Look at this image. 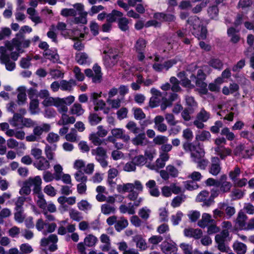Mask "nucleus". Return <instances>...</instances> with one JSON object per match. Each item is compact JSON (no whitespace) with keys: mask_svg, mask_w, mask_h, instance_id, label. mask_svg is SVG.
Returning <instances> with one entry per match:
<instances>
[{"mask_svg":"<svg viewBox=\"0 0 254 254\" xmlns=\"http://www.w3.org/2000/svg\"><path fill=\"white\" fill-rule=\"evenodd\" d=\"M56 147L57 146L56 145H54L52 146H50L48 144L46 145L45 152L48 160H51L53 159L54 156V151L56 150Z\"/></svg>","mask_w":254,"mask_h":254,"instance_id":"45","label":"nucleus"},{"mask_svg":"<svg viewBox=\"0 0 254 254\" xmlns=\"http://www.w3.org/2000/svg\"><path fill=\"white\" fill-rule=\"evenodd\" d=\"M66 113L67 112H64L61 114L62 117L58 122V125H66L69 124H73L75 122V118L72 116H69L66 114Z\"/></svg>","mask_w":254,"mask_h":254,"instance_id":"30","label":"nucleus"},{"mask_svg":"<svg viewBox=\"0 0 254 254\" xmlns=\"http://www.w3.org/2000/svg\"><path fill=\"white\" fill-rule=\"evenodd\" d=\"M145 162V158L143 155H138L132 159L131 164L128 165V172L134 171L135 170V165H143Z\"/></svg>","mask_w":254,"mask_h":254,"instance_id":"24","label":"nucleus"},{"mask_svg":"<svg viewBox=\"0 0 254 254\" xmlns=\"http://www.w3.org/2000/svg\"><path fill=\"white\" fill-rule=\"evenodd\" d=\"M30 188L33 187V191L34 193H37L41 191L42 179L39 176L34 177H30L24 181Z\"/></svg>","mask_w":254,"mask_h":254,"instance_id":"13","label":"nucleus"},{"mask_svg":"<svg viewBox=\"0 0 254 254\" xmlns=\"http://www.w3.org/2000/svg\"><path fill=\"white\" fill-rule=\"evenodd\" d=\"M101 94L102 92L99 93L94 92L91 94V100L94 105L95 111L103 110L106 106V104L103 100L98 99L101 97Z\"/></svg>","mask_w":254,"mask_h":254,"instance_id":"14","label":"nucleus"},{"mask_svg":"<svg viewBox=\"0 0 254 254\" xmlns=\"http://www.w3.org/2000/svg\"><path fill=\"white\" fill-rule=\"evenodd\" d=\"M132 142L136 145H145L147 143V139L144 133H140L132 139Z\"/></svg>","mask_w":254,"mask_h":254,"instance_id":"37","label":"nucleus"},{"mask_svg":"<svg viewBox=\"0 0 254 254\" xmlns=\"http://www.w3.org/2000/svg\"><path fill=\"white\" fill-rule=\"evenodd\" d=\"M70 111L71 114L79 116L83 114L84 110L81 105L79 103H75L71 107Z\"/></svg>","mask_w":254,"mask_h":254,"instance_id":"43","label":"nucleus"},{"mask_svg":"<svg viewBox=\"0 0 254 254\" xmlns=\"http://www.w3.org/2000/svg\"><path fill=\"white\" fill-rule=\"evenodd\" d=\"M27 13L29 15V18L35 23L41 22L40 17L36 13L35 9L33 7H29L27 10Z\"/></svg>","mask_w":254,"mask_h":254,"instance_id":"41","label":"nucleus"},{"mask_svg":"<svg viewBox=\"0 0 254 254\" xmlns=\"http://www.w3.org/2000/svg\"><path fill=\"white\" fill-rule=\"evenodd\" d=\"M33 165L36 168L40 171H46L50 167L49 161L43 156L36 159Z\"/></svg>","mask_w":254,"mask_h":254,"instance_id":"17","label":"nucleus"},{"mask_svg":"<svg viewBox=\"0 0 254 254\" xmlns=\"http://www.w3.org/2000/svg\"><path fill=\"white\" fill-rule=\"evenodd\" d=\"M23 119V117L21 115L14 113L13 118L9 120V122L12 127L22 129Z\"/></svg>","mask_w":254,"mask_h":254,"instance_id":"27","label":"nucleus"},{"mask_svg":"<svg viewBox=\"0 0 254 254\" xmlns=\"http://www.w3.org/2000/svg\"><path fill=\"white\" fill-rule=\"evenodd\" d=\"M192 21L191 23L193 28L192 34L198 39H205L206 38L207 31L199 18L194 16L188 20V23Z\"/></svg>","mask_w":254,"mask_h":254,"instance_id":"5","label":"nucleus"},{"mask_svg":"<svg viewBox=\"0 0 254 254\" xmlns=\"http://www.w3.org/2000/svg\"><path fill=\"white\" fill-rule=\"evenodd\" d=\"M58 238L56 235L51 234L48 238H44L41 240V245L43 247L49 246V250L54 252L57 249V243Z\"/></svg>","mask_w":254,"mask_h":254,"instance_id":"11","label":"nucleus"},{"mask_svg":"<svg viewBox=\"0 0 254 254\" xmlns=\"http://www.w3.org/2000/svg\"><path fill=\"white\" fill-rule=\"evenodd\" d=\"M186 195L184 194H181L175 197L172 200L171 205L173 208L178 207L181 204L185 201Z\"/></svg>","mask_w":254,"mask_h":254,"instance_id":"39","label":"nucleus"},{"mask_svg":"<svg viewBox=\"0 0 254 254\" xmlns=\"http://www.w3.org/2000/svg\"><path fill=\"white\" fill-rule=\"evenodd\" d=\"M233 248L237 254H245L247 249L245 244L238 241H236L233 244Z\"/></svg>","mask_w":254,"mask_h":254,"instance_id":"38","label":"nucleus"},{"mask_svg":"<svg viewBox=\"0 0 254 254\" xmlns=\"http://www.w3.org/2000/svg\"><path fill=\"white\" fill-rule=\"evenodd\" d=\"M38 146V144H33L31 146V154L36 160L42 157V150Z\"/></svg>","mask_w":254,"mask_h":254,"instance_id":"47","label":"nucleus"},{"mask_svg":"<svg viewBox=\"0 0 254 254\" xmlns=\"http://www.w3.org/2000/svg\"><path fill=\"white\" fill-rule=\"evenodd\" d=\"M69 214L70 218L75 221L79 222L83 218L81 213L73 209L69 210Z\"/></svg>","mask_w":254,"mask_h":254,"instance_id":"54","label":"nucleus"},{"mask_svg":"<svg viewBox=\"0 0 254 254\" xmlns=\"http://www.w3.org/2000/svg\"><path fill=\"white\" fill-rule=\"evenodd\" d=\"M235 155L243 158H248L252 156L254 153V147H245L243 145L237 146L234 150Z\"/></svg>","mask_w":254,"mask_h":254,"instance_id":"12","label":"nucleus"},{"mask_svg":"<svg viewBox=\"0 0 254 254\" xmlns=\"http://www.w3.org/2000/svg\"><path fill=\"white\" fill-rule=\"evenodd\" d=\"M31 189L30 187L26 184L25 182H23L22 188L19 191V194L21 196H29L28 195L31 193Z\"/></svg>","mask_w":254,"mask_h":254,"instance_id":"61","label":"nucleus"},{"mask_svg":"<svg viewBox=\"0 0 254 254\" xmlns=\"http://www.w3.org/2000/svg\"><path fill=\"white\" fill-rule=\"evenodd\" d=\"M58 201L61 204L62 208L64 210H66L67 206L65 205V203H67L69 205L74 204L76 201V197L75 196L66 197L64 196H61L58 198Z\"/></svg>","mask_w":254,"mask_h":254,"instance_id":"23","label":"nucleus"},{"mask_svg":"<svg viewBox=\"0 0 254 254\" xmlns=\"http://www.w3.org/2000/svg\"><path fill=\"white\" fill-rule=\"evenodd\" d=\"M248 217L243 212L240 211L235 220L236 224L241 229H244L246 225V221Z\"/></svg>","mask_w":254,"mask_h":254,"instance_id":"34","label":"nucleus"},{"mask_svg":"<svg viewBox=\"0 0 254 254\" xmlns=\"http://www.w3.org/2000/svg\"><path fill=\"white\" fill-rule=\"evenodd\" d=\"M84 72L87 76L92 78L93 82L96 83L101 82L102 77L101 68L97 64L93 65V70L86 69Z\"/></svg>","mask_w":254,"mask_h":254,"instance_id":"9","label":"nucleus"},{"mask_svg":"<svg viewBox=\"0 0 254 254\" xmlns=\"http://www.w3.org/2000/svg\"><path fill=\"white\" fill-rule=\"evenodd\" d=\"M51 129V126L48 124H42L40 126H36L33 129V133L40 138V136L44 131L48 132Z\"/></svg>","mask_w":254,"mask_h":254,"instance_id":"29","label":"nucleus"},{"mask_svg":"<svg viewBox=\"0 0 254 254\" xmlns=\"http://www.w3.org/2000/svg\"><path fill=\"white\" fill-rule=\"evenodd\" d=\"M211 164L209 169V172L213 176H217L221 169L220 159L217 157L211 158Z\"/></svg>","mask_w":254,"mask_h":254,"instance_id":"15","label":"nucleus"},{"mask_svg":"<svg viewBox=\"0 0 254 254\" xmlns=\"http://www.w3.org/2000/svg\"><path fill=\"white\" fill-rule=\"evenodd\" d=\"M31 197L30 196H20L17 198L15 201L16 211H22V206L25 201H31Z\"/></svg>","mask_w":254,"mask_h":254,"instance_id":"32","label":"nucleus"},{"mask_svg":"<svg viewBox=\"0 0 254 254\" xmlns=\"http://www.w3.org/2000/svg\"><path fill=\"white\" fill-rule=\"evenodd\" d=\"M146 45V41L143 38H139L136 42L134 48L136 52H143Z\"/></svg>","mask_w":254,"mask_h":254,"instance_id":"48","label":"nucleus"},{"mask_svg":"<svg viewBox=\"0 0 254 254\" xmlns=\"http://www.w3.org/2000/svg\"><path fill=\"white\" fill-rule=\"evenodd\" d=\"M43 55L46 58L49 60L53 63H61L60 62L59 56L56 50H45L43 53Z\"/></svg>","mask_w":254,"mask_h":254,"instance_id":"20","label":"nucleus"},{"mask_svg":"<svg viewBox=\"0 0 254 254\" xmlns=\"http://www.w3.org/2000/svg\"><path fill=\"white\" fill-rule=\"evenodd\" d=\"M37 196V200L36 202L37 205L43 210V211L46 210V206L47 202L46 200L44 198V195L43 194L42 192H39L38 193H36Z\"/></svg>","mask_w":254,"mask_h":254,"instance_id":"36","label":"nucleus"},{"mask_svg":"<svg viewBox=\"0 0 254 254\" xmlns=\"http://www.w3.org/2000/svg\"><path fill=\"white\" fill-rule=\"evenodd\" d=\"M210 117V114L204 108L201 109L200 111L197 114V119L201 120V122H206Z\"/></svg>","mask_w":254,"mask_h":254,"instance_id":"55","label":"nucleus"},{"mask_svg":"<svg viewBox=\"0 0 254 254\" xmlns=\"http://www.w3.org/2000/svg\"><path fill=\"white\" fill-rule=\"evenodd\" d=\"M74 8H64L61 14L64 16H74L72 20L73 24H86L87 13L84 11L82 4L77 3L73 5Z\"/></svg>","mask_w":254,"mask_h":254,"instance_id":"2","label":"nucleus"},{"mask_svg":"<svg viewBox=\"0 0 254 254\" xmlns=\"http://www.w3.org/2000/svg\"><path fill=\"white\" fill-rule=\"evenodd\" d=\"M208 191L203 190L197 195L196 200L197 202H203V205L209 206L212 203V200L210 198L208 199Z\"/></svg>","mask_w":254,"mask_h":254,"instance_id":"22","label":"nucleus"},{"mask_svg":"<svg viewBox=\"0 0 254 254\" xmlns=\"http://www.w3.org/2000/svg\"><path fill=\"white\" fill-rule=\"evenodd\" d=\"M96 133H92L90 134L89 138L90 140L96 146H99L103 144L105 139H100Z\"/></svg>","mask_w":254,"mask_h":254,"instance_id":"51","label":"nucleus"},{"mask_svg":"<svg viewBox=\"0 0 254 254\" xmlns=\"http://www.w3.org/2000/svg\"><path fill=\"white\" fill-rule=\"evenodd\" d=\"M106 64L109 66L114 65L117 61L123 60V54L122 53L119 52L117 54L113 56H105L104 57Z\"/></svg>","mask_w":254,"mask_h":254,"instance_id":"21","label":"nucleus"},{"mask_svg":"<svg viewBox=\"0 0 254 254\" xmlns=\"http://www.w3.org/2000/svg\"><path fill=\"white\" fill-rule=\"evenodd\" d=\"M55 106L57 108L58 112L61 114L67 112L68 111L67 106L64 103L61 98H58Z\"/></svg>","mask_w":254,"mask_h":254,"instance_id":"42","label":"nucleus"},{"mask_svg":"<svg viewBox=\"0 0 254 254\" xmlns=\"http://www.w3.org/2000/svg\"><path fill=\"white\" fill-rule=\"evenodd\" d=\"M211 137V134L208 131L203 130L196 135L195 138L197 140L205 141L208 140Z\"/></svg>","mask_w":254,"mask_h":254,"instance_id":"52","label":"nucleus"},{"mask_svg":"<svg viewBox=\"0 0 254 254\" xmlns=\"http://www.w3.org/2000/svg\"><path fill=\"white\" fill-rule=\"evenodd\" d=\"M150 91L153 96L150 99L149 106L151 108H154L158 105L162 94L159 90L154 88H152Z\"/></svg>","mask_w":254,"mask_h":254,"instance_id":"18","label":"nucleus"},{"mask_svg":"<svg viewBox=\"0 0 254 254\" xmlns=\"http://www.w3.org/2000/svg\"><path fill=\"white\" fill-rule=\"evenodd\" d=\"M98 239L95 236L89 234L84 238V243L86 246L91 247L95 245Z\"/></svg>","mask_w":254,"mask_h":254,"instance_id":"44","label":"nucleus"},{"mask_svg":"<svg viewBox=\"0 0 254 254\" xmlns=\"http://www.w3.org/2000/svg\"><path fill=\"white\" fill-rule=\"evenodd\" d=\"M57 227L55 223H48L43 219H39L36 224V228L39 231H41L44 235L53 232Z\"/></svg>","mask_w":254,"mask_h":254,"instance_id":"10","label":"nucleus"},{"mask_svg":"<svg viewBox=\"0 0 254 254\" xmlns=\"http://www.w3.org/2000/svg\"><path fill=\"white\" fill-rule=\"evenodd\" d=\"M101 212L105 215L114 214L116 212V208L113 204H104L101 206Z\"/></svg>","mask_w":254,"mask_h":254,"instance_id":"40","label":"nucleus"},{"mask_svg":"<svg viewBox=\"0 0 254 254\" xmlns=\"http://www.w3.org/2000/svg\"><path fill=\"white\" fill-rule=\"evenodd\" d=\"M60 139L59 135L56 133L51 132L48 133L46 137L47 141L52 144L58 142Z\"/></svg>","mask_w":254,"mask_h":254,"instance_id":"62","label":"nucleus"},{"mask_svg":"<svg viewBox=\"0 0 254 254\" xmlns=\"http://www.w3.org/2000/svg\"><path fill=\"white\" fill-rule=\"evenodd\" d=\"M123 13L117 10H113L112 11L107 15V20L108 23H105L102 26V30L103 32H108L110 31L112 28L111 23L118 20L119 28L123 31H126L127 30V19L123 17Z\"/></svg>","mask_w":254,"mask_h":254,"instance_id":"3","label":"nucleus"},{"mask_svg":"<svg viewBox=\"0 0 254 254\" xmlns=\"http://www.w3.org/2000/svg\"><path fill=\"white\" fill-rule=\"evenodd\" d=\"M236 31L235 29L233 27L230 28L228 29L227 33L231 37V41L233 43H237L240 40V37L238 34H236Z\"/></svg>","mask_w":254,"mask_h":254,"instance_id":"49","label":"nucleus"},{"mask_svg":"<svg viewBox=\"0 0 254 254\" xmlns=\"http://www.w3.org/2000/svg\"><path fill=\"white\" fill-rule=\"evenodd\" d=\"M134 118L137 120H141L145 118L146 115L142 109L138 108H134L132 110Z\"/></svg>","mask_w":254,"mask_h":254,"instance_id":"53","label":"nucleus"},{"mask_svg":"<svg viewBox=\"0 0 254 254\" xmlns=\"http://www.w3.org/2000/svg\"><path fill=\"white\" fill-rule=\"evenodd\" d=\"M57 28L58 30L61 31L62 35L67 38L69 33V31H70L71 29L67 28L66 25L64 23L59 22L57 26Z\"/></svg>","mask_w":254,"mask_h":254,"instance_id":"59","label":"nucleus"},{"mask_svg":"<svg viewBox=\"0 0 254 254\" xmlns=\"http://www.w3.org/2000/svg\"><path fill=\"white\" fill-rule=\"evenodd\" d=\"M75 85L76 82L73 79H70L68 81L62 80L60 81V89L63 91L70 92Z\"/></svg>","mask_w":254,"mask_h":254,"instance_id":"26","label":"nucleus"},{"mask_svg":"<svg viewBox=\"0 0 254 254\" xmlns=\"http://www.w3.org/2000/svg\"><path fill=\"white\" fill-rule=\"evenodd\" d=\"M75 60L80 65H89L92 61L91 58L85 52H78L75 55Z\"/></svg>","mask_w":254,"mask_h":254,"instance_id":"16","label":"nucleus"},{"mask_svg":"<svg viewBox=\"0 0 254 254\" xmlns=\"http://www.w3.org/2000/svg\"><path fill=\"white\" fill-rule=\"evenodd\" d=\"M214 220L209 214L204 213L202 214L201 219L198 221L197 224L200 227L204 228L210 223H214Z\"/></svg>","mask_w":254,"mask_h":254,"instance_id":"25","label":"nucleus"},{"mask_svg":"<svg viewBox=\"0 0 254 254\" xmlns=\"http://www.w3.org/2000/svg\"><path fill=\"white\" fill-rule=\"evenodd\" d=\"M123 100L122 97L118 96L117 98H108L107 103L112 108L118 109L121 106Z\"/></svg>","mask_w":254,"mask_h":254,"instance_id":"35","label":"nucleus"},{"mask_svg":"<svg viewBox=\"0 0 254 254\" xmlns=\"http://www.w3.org/2000/svg\"><path fill=\"white\" fill-rule=\"evenodd\" d=\"M92 154L95 156L96 160L100 163L103 168H106L108 162L106 160L107 155L106 150L102 147H97L92 150Z\"/></svg>","mask_w":254,"mask_h":254,"instance_id":"8","label":"nucleus"},{"mask_svg":"<svg viewBox=\"0 0 254 254\" xmlns=\"http://www.w3.org/2000/svg\"><path fill=\"white\" fill-rule=\"evenodd\" d=\"M218 186L220 187V190L223 193L229 192L232 187V184L228 181H224L218 183Z\"/></svg>","mask_w":254,"mask_h":254,"instance_id":"56","label":"nucleus"},{"mask_svg":"<svg viewBox=\"0 0 254 254\" xmlns=\"http://www.w3.org/2000/svg\"><path fill=\"white\" fill-rule=\"evenodd\" d=\"M142 189L143 187L138 181H136L134 184H128V198L132 201L128 203V213H135V209L140 205L142 200L141 198H138V194Z\"/></svg>","mask_w":254,"mask_h":254,"instance_id":"1","label":"nucleus"},{"mask_svg":"<svg viewBox=\"0 0 254 254\" xmlns=\"http://www.w3.org/2000/svg\"><path fill=\"white\" fill-rule=\"evenodd\" d=\"M32 31V28L27 25H25L20 28L19 32L16 34V37L12 40L11 42H8L6 43V46L7 49L9 51L14 50V49L16 50L17 52H13L11 53V57L13 60H17L19 55L24 52L23 50H21L20 49V44L21 43L20 41L18 40V37L20 39H24L23 34L25 33H30Z\"/></svg>","mask_w":254,"mask_h":254,"instance_id":"4","label":"nucleus"},{"mask_svg":"<svg viewBox=\"0 0 254 254\" xmlns=\"http://www.w3.org/2000/svg\"><path fill=\"white\" fill-rule=\"evenodd\" d=\"M65 138L66 140L70 142H75L78 140L77 132L75 129H72L70 132L66 134Z\"/></svg>","mask_w":254,"mask_h":254,"instance_id":"64","label":"nucleus"},{"mask_svg":"<svg viewBox=\"0 0 254 254\" xmlns=\"http://www.w3.org/2000/svg\"><path fill=\"white\" fill-rule=\"evenodd\" d=\"M132 241L136 243V247L141 250H145L147 248L146 243L140 235H135L132 237Z\"/></svg>","mask_w":254,"mask_h":254,"instance_id":"33","label":"nucleus"},{"mask_svg":"<svg viewBox=\"0 0 254 254\" xmlns=\"http://www.w3.org/2000/svg\"><path fill=\"white\" fill-rule=\"evenodd\" d=\"M209 2V0H205V1H202L199 4L196 5L191 9L192 13L196 14L202 11L203 8L205 7L206 6Z\"/></svg>","mask_w":254,"mask_h":254,"instance_id":"57","label":"nucleus"},{"mask_svg":"<svg viewBox=\"0 0 254 254\" xmlns=\"http://www.w3.org/2000/svg\"><path fill=\"white\" fill-rule=\"evenodd\" d=\"M26 88L24 86H20L17 88V104L22 105L26 103L27 96L26 94Z\"/></svg>","mask_w":254,"mask_h":254,"instance_id":"28","label":"nucleus"},{"mask_svg":"<svg viewBox=\"0 0 254 254\" xmlns=\"http://www.w3.org/2000/svg\"><path fill=\"white\" fill-rule=\"evenodd\" d=\"M15 50V51H13L14 50H8L6 46V43L5 44V47H0V63L1 64H5L6 69L8 71H12L15 68V63L10 60V57H11L12 53H17L16 50ZM11 58L13 61H16L13 60L12 57Z\"/></svg>","mask_w":254,"mask_h":254,"instance_id":"6","label":"nucleus"},{"mask_svg":"<svg viewBox=\"0 0 254 254\" xmlns=\"http://www.w3.org/2000/svg\"><path fill=\"white\" fill-rule=\"evenodd\" d=\"M183 147L185 151L190 152V157L193 162L197 161V160L203 158L205 156L204 150L197 147L192 143L186 142L184 143Z\"/></svg>","mask_w":254,"mask_h":254,"instance_id":"7","label":"nucleus"},{"mask_svg":"<svg viewBox=\"0 0 254 254\" xmlns=\"http://www.w3.org/2000/svg\"><path fill=\"white\" fill-rule=\"evenodd\" d=\"M162 251L166 254H170L177 250L175 245L164 241L160 246Z\"/></svg>","mask_w":254,"mask_h":254,"instance_id":"31","label":"nucleus"},{"mask_svg":"<svg viewBox=\"0 0 254 254\" xmlns=\"http://www.w3.org/2000/svg\"><path fill=\"white\" fill-rule=\"evenodd\" d=\"M39 101L38 99H32L30 103V110L32 114H36L39 111Z\"/></svg>","mask_w":254,"mask_h":254,"instance_id":"58","label":"nucleus"},{"mask_svg":"<svg viewBox=\"0 0 254 254\" xmlns=\"http://www.w3.org/2000/svg\"><path fill=\"white\" fill-rule=\"evenodd\" d=\"M207 233L208 235H212L218 233L220 231V228L217 226L216 222L214 220V223H210L207 226Z\"/></svg>","mask_w":254,"mask_h":254,"instance_id":"50","label":"nucleus"},{"mask_svg":"<svg viewBox=\"0 0 254 254\" xmlns=\"http://www.w3.org/2000/svg\"><path fill=\"white\" fill-rule=\"evenodd\" d=\"M168 139L167 137L164 135H157L155 136L153 140V143L156 145H163L164 144L167 143L168 142Z\"/></svg>","mask_w":254,"mask_h":254,"instance_id":"63","label":"nucleus"},{"mask_svg":"<svg viewBox=\"0 0 254 254\" xmlns=\"http://www.w3.org/2000/svg\"><path fill=\"white\" fill-rule=\"evenodd\" d=\"M77 207L79 210L82 211H86L90 210L92 205L86 200H81L77 203Z\"/></svg>","mask_w":254,"mask_h":254,"instance_id":"60","label":"nucleus"},{"mask_svg":"<svg viewBox=\"0 0 254 254\" xmlns=\"http://www.w3.org/2000/svg\"><path fill=\"white\" fill-rule=\"evenodd\" d=\"M84 34L78 30H70L67 38L73 40H80L83 38Z\"/></svg>","mask_w":254,"mask_h":254,"instance_id":"46","label":"nucleus"},{"mask_svg":"<svg viewBox=\"0 0 254 254\" xmlns=\"http://www.w3.org/2000/svg\"><path fill=\"white\" fill-rule=\"evenodd\" d=\"M184 235L187 237H192L195 239H199L202 236V231L199 229L186 228L184 230Z\"/></svg>","mask_w":254,"mask_h":254,"instance_id":"19","label":"nucleus"}]
</instances>
